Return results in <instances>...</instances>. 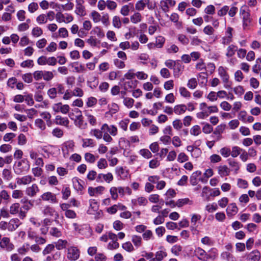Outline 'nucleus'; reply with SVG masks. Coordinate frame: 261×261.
<instances>
[{
    "instance_id": "nucleus-53",
    "label": "nucleus",
    "mask_w": 261,
    "mask_h": 261,
    "mask_svg": "<svg viewBox=\"0 0 261 261\" xmlns=\"http://www.w3.org/2000/svg\"><path fill=\"white\" fill-rule=\"evenodd\" d=\"M54 74L52 72L49 71H43V80L46 81H51L54 78Z\"/></svg>"
},
{
    "instance_id": "nucleus-63",
    "label": "nucleus",
    "mask_w": 261,
    "mask_h": 261,
    "mask_svg": "<svg viewBox=\"0 0 261 261\" xmlns=\"http://www.w3.org/2000/svg\"><path fill=\"white\" fill-rule=\"evenodd\" d=\"M204 13L207 15H213L215 13V8L214 6L210 5L204 9Z\"/></svg>"
},
{
    "instance_id": "nucleus-17",
    "label": "nucleus",
    "mask_w": 261,
    "mask_h": 261,
    "mask_svg": "<svg viewBox=\"0 0 261 261\" xmlns=\"http://www.w3.org/2000/svg\"><path fill=\"white\" fill-rule=\"evenodd\" d=\"M187 110V107L184 104L175 105L173 108L174 113L175 115H181L184 114Z\"/></svg>"
},
{
    "instance_id": "nucleus-55",
    "label": "nucleus",
    "mask_w": 261,
    "mask_h": 261,
    "mask_svg": "<svg viewBox=\"0 0 261 261\" xmlns=\"http://www.w3.org/2000/svg\"><path fill=\"white\" fill-rule=\"evenodd\" d=\"M197 86V81L195 78H191L188 81L187 86L190 89H195Z\"/></svg>"
},
{
    "instance_id": "nucleus-25",
    "label": "nucleus",
    "mask_w": 261,
    "mask_h": 261,
    "mask_svg": "<svg viewBox=\"0 0 261 261\" xmlns=\"http://www.w3.org/2000/svg\"><path fill=\"white\" fill-rule=\"evenodd\" d=\"M218 173L221 177L228 176L230 173L229 169L225 165L218 167Z\"/></svg>"
},
{
    "instance_id": "nucleus-61",
    "label": "nucleus",
    "mask_w": 261,
    "mask_h": 261,
    "mask_svg": "<svg viewBox=\"0 0 261 261\" xmlns=\"http://www.w3.org/2000/svg\"><path fill=\"white\" fill-rule=\"evenodd\" d=\"M180 95L184 97H190L191 96L190 92L185 87H181L179 89Z\"/></svg>"
},
{
    "instance_id": "nucleus-47",
    "label": "nucleus",
    "mask_w": 261,
    "mask_h": 261,
    "mask_svg": "<svg viewBox=\"0 0 261 261\" xmlns=\"http://www.w3.org/2000/svg\"><path fill=\"white\" fill-rule=\"evenodd\" d=\"M97 167L99 169H103L108 167V163L105 159L101 158L97 162Z\"/></svg>"
},
{
    "instance_id": "nucleus-23",
    "label": "nucleus",
    "mask_w": 261,
    "mask_h": 261,
    "mask_svg": "<svg viewBox=\"0 0 261 261\" xmlns=\"http://www.w3.org/2000/svg\"><path fill=\"white\" fill-rule=\"evenodd\" d=\"M238 207L235 203H231L226 209L227 214L228 216H231L236 214L238 212Z\"/></svg>"
},
{
    "instance_id": "nucleus-8",
    "label": "nucleus",
    "mask_w": 261,
    "mask_h": 261,
    "mask_svg": "<svg viewBox=\"0 0 261 261\" xmlns=\"http://www.w3.org/2000/svg\"><path fill=\"white\" fill-rule=\"evenodd\" d=\"M40 192V189L36 184L28 187L25 190V194L30 197H34Z\"/></svg>"
},
{
    "instance_id": "nucleus-20",
    "label": "nucleus",
    "mask_w": 261,
    "mask_h": 261,
    "mask_svg": "<svg viewBox=\"0 0 261 261\" xmlns=\"http://www.w3.org/2000/svg\"><path fill=\"white\" fill-rule=\"evenodd\" d=\"M243 19V27L244 30L249 29L251 24V19L250 18V14H245V16H242Z\"/></svg>"
},
{
    "instance_id": "nucleus-38",
    "label": "nucleus",
    "mask_w": 261,
    "mask_h": 261,
    "mask_svg": "<svg viewBox=\"0 0 261 261\" xmlns=\"http://www.w3.org/2000/svg\"><path fill=\"white\" fill-rule=\"evenodd\" d=\"M112 24L114 27L120 29L121 27L122 22L120 17L118 16H115L112 19Z\"/></svg>"
},
{
    "instance_id": "nucleus-3",
    "label": "nucleus",
    "mask_w": 261,
    "mask_h": 261,
    "mask_svg": "<svg viewBox=\"0 0 261 261\" xmlns=\"http://www.w3.org/2000/svg\"><path fill=\"white\" fill-rule=\"evenodd\" d=\"M30 168L29 162L27 159H23L15 162L13 166L14 171L17 175L27 172Z\"/></svg>"
},
{
    "instance_id": "nucleus-44",
    "label": "nucleus",
    "mask_w": 261,
    "mask_h": 261,
    "mask_svg": "<svg viewBox=\"0 0 261 261\" xmlns=\"http://www.w3.org/2000/svg\"><path fill=\"white\" fill-rule=\"evenodd\" d=\"M201 133L200 127L198 125L193 126L190 129V134L192 135L197 136Z\"/></svg>"
},
{
    "instance_id": "nucleus-35",
    "label": "nucleus",
    "mask_w": 261,
    "mask_h": 261,
    "mask_svg": "<svg viewBox=\"0 0 261 261\" xmlns=\"http://www.w3.org/2000/svg\"><path fill=\"white\" fill-rule=\"evenodd\" d=\"M35 125L37 127L41 130H44L46 128L45 122L43 121L42 119L40 118H38L35 120Z\"/></svg>"
},
{
    "instance_id": "nucleus-48",
    "label": "nucleus",
    "mask_w": 261,
    "mask_h": 261,
    "mask_svg": "<svg viewBox=\"0 0 261 261\" xmlns=\"http://www.w3.org/2000/svg\"><path fill=\"white\" fill-rule=\"evenodd\" d=\"M226 128V125L224 124H221L220 125H218L215 130L214 132V134L215 135H221L223 133Z\"/></svg>"
},
{
    "instance_id": "nucleus-36",
    "label": "nucleus",
    "mask_w": 261,
    "mask_h": 261,
    "mask_svg": "<svg viewBox=\"0 0 261 261\" xmlns=\"http://www.w3.org/2000/svg\"><path fill=\"white\" fill-rule=\"evenodd\" d=\"M243 149L238 146H233L232 147L231 151H230V155L233 158H236L241 154V152L243 151Z\"/></svg>"
},
{
    "instance_id": "nucleus-31",
    "label": "nucleus",
    "mask_w": 261,
    "mask_h": 261,
    "mask_svg": "<svg viewBox=\"0 0 261 261\" xmlns=\"http://www.w3.org/2000/svg\"><path fill=\"white\" fill-rule=\"evenodd\" d=\"M85 115L87 118V120L92 126H94L96 124V118L91 114H90L88 111L85 112Z\"/></svg>"
},
{
    "instance_id": "nucleus-59",
    "label": "nucleus",
    "mask_w": 261,
    "mask_h": 261,
    "mask_svg": "<svg viewBox=\"0 0 261 261\" xmlns=\"http://www.w3.org/2000/svg\"><path fill=\"white\" fill-rule=\"evenodd\" d=\"M47 93L50 98L54 99L57 97V90L56 88H50Z\"/></svg>"
},
{
    "instance_id": "nucleus-6",
    "label": "nucleus",
    "mask_w": 261,
    "mask_h": 261,
    "mask_svg": "<svg viewBox=\"0 0 261 261\" xmlns=\"http://www.w3.org/2000/svg\"><path fill=\"white\" fill-rule=\"evenodd\" d=\"M80 250L76 247H70L67 250V258L70 260H76L80 257Z\"/></svg>"
},
{
    "instance_id": "nucleus-4",
    "label": "nucleus",
    "mask_w": 261,
    "mask_h": 261,
    "mask_svg": "<svg viewBox=\"0 0 261 261\" xmlns=\"http://www.w3.org/2000/svg\"><path fill=\"white\" fill-rule=\"evenodd\" d=\"M0 247L8 252L13 251L15 246L14 245L10 242L9 238L4 237L0 241Z\"/></svg>"
},
{
    "instance_id": "nucleus-33",
    "label": "nucleus",
    "mask_w": 261,
    "mask_h": 261,
    "mask_svg": "<svg viewBox=\"0 0 261 261\" xmlns=\"http://www.w3.org/2000/svg\"><path fill=\"white\" fill-rule=\"evenodd\" d=\"M2 176L4 180L9 181L12 178V175L10 170L4 169L2 172Z\"/></svg>"
},
{
    "instance_id": "nucleus-5",
    "label": "nucleus",
    "mask_w": 261,
    "mask_h": 261,
    "mask_svg": "<svg viewBox=\"0 0 261 261\" xmlns=\"http://www.w3.org/2000/svg\"><path fill=\"white\" fill-rule=\"evenodd\" d=\"M52 109L55 113L61 112L62 114H67L70 110L69 106L68 105H63L62 102L54 103L52 106Z\"/></svg>"
},
{
    "instance_id": "nucleus-54",
    "label": "nucleus",
    "mask_w": 261,
    "mask_h": 261,
    "mask_svg": "<svg viewBox=\"0 0 261 261\" xmlns=\"http://www.w3.org/2000/svg\"><path fill=\"white\" fill-rule=\"evenodd\" d=\"M87 42L91 46H96L98 44L100 43V41L97 40L96 38L93 36H91L87 40Z\"/></svg>"
},
{
    "instance_id": "nucleus-10",
    "label": "nucleus",
    "mask_w": 261,
    "mask_h": 261,
    "mask_svg": "<svg viewBox=\"0 0 261 261\" xmlns=\"http://www.w3.org/2000/svg\"><path fill=\"white\" fill-rule=\"evenodd\" d=\"M101 129L103 132H106L113 137L116 136L118 134V129L114 125H109L107 123H104L102 125Z\"/></svg>"
},
{
    "instance_id": "nucleus-43",
    "label": "nucleus",
    "mask_w": 261,
    "mask_h": 261,
    "mask_svg": "<svg viewBox=\"0 0 261 261\" xmlns=\"http://www.w3.org/2000/svg\"><path fill=\"white\" fill-rule=\"evenodd\" d=\"M67 241L59 240L56 243L55 246L58 250H61L66 247Z\"/></svg>"
},
{
    "instance_id": "nucleus-49",
    "label": "nucleus",
    "mask_w": 261,
    "mask_h": 261,
    "mask_svg": "<svg viewBox=\"0 0 261 261\" xmlns=\"http://www.w3.org/2000/svg\"><path fill=\"white\" fill-rule=\"evenodd\" d=\"M40 115L43 119H44L46 121V123L48 125L49 123H50V119L51 116L49 112H43L40 113Z\"/></svg>"
},
{
    "instance_id": "nucleus-27",
    "label": "nucleus",
    "mask_w": 261,
    "mask_h": 261,
    "mask_svg": "<svg viewBox=\"0 0 261 261\" xmlns=\"http://www.w3.org/2000/svg\"><path fill=\"white\" fill-rule=\"evenodd\" d=\"M103 131L98 129H92L90 132V135L91 136L95 137L97 139H100L103 135Z\"/></svg>"
},
{
    "instance_id": "nucleus-42",
    "label": "nucleus",
    "mask_w": 261,
    "mask_h": 261,
    "mask_svg": "<svg viewBox=\"0 0 261 261\" xmlns=\"http://www.w3.org/2000/svg\"><path fill=\"white\" fill-rule=\"evenodd\" d=\"M110 193L111 198L113 200H117L118 198L117 187H112L110 189Z\"/></svg>"
},
{
    "instance_id": "nucleus-39",
    "label": "nucleus",
    "mask_w": 261,
    "mask_h": 261,
    "mask_svg": "<svg viewBox=\"0 0 261 261\" xmlns=\"http://www.w3.org/2000/svg\"><path fill=\"white\" fill-rule=\"evenodd\" d=\"M134 100L130 97H125L123 99L124 105L128 109L132 108L134 103Z\"/></svg>"
},
{
    "instance_id": "nucleus-9",
    "label": "nucleus",
    "mask_w": 261,
    "mask_h": 261,
    "mask_svg": "<svg viewBox=\"0 0 261 261\" xmlns=\"http://www.w3.org/2000/svg\"><path fill=\"white\" fill-rule=\"evenodd\" d=\"M56 18L57 21L59 23H69L71 22L73 19V17L70 14H66L65 15H64L62 14L61 12H58L56 14Z\"/></svg>"
},
{
    "instance_id": "nucleus-51",
    "label": "nucleus",
    "mask_w": 261,
    "mask_h": 261,
    "mask_svg": "<svg viewBox=\"0 0 261 261\" xmlns=\"http://www.w3.org/2000/svg\"><path fill=\"white\" fill-rule=\"evenodd\" d=\"M42 34H43L42 30L38 27L34 28L32 31V34L35 37H39Z\"/></svg>"
},
{
    "instance_id": "nucleus-50",
    "label": "nucleus",
    "mask_w": 261,
    "mask_h": 261,
    "mask_svg": "<svg viewBox=\"0 0 261 261\" xmlns=\"http://www.w3.org/2000/svg\"><path fill=\"white\" fill-rule=\"evenodd\" d=\"M203 32L205 34L208 36H211L214 34L215 30L212 26L208 25L204 28Z\"/></svg>"
},
{
    "instance_id": "nucleus-46",
    "label": "nucleus",
    "mask_w": 261,
    "mask_h": 261,
    "mask_svg": "<svg viewBox=\"0 0 261 261\" xmlns=\"http://www.w3.org/2000/svg\"><path fill=\"white\" fill-rule=\"evenodd\" d=\"M201 242L203 245L208 246H213L214 244V242L212 239L207 236H205L202 238Z\"/></svg>"
},
{
    "instance_id": "nucleus-29",
    "label": "nucleus",
    "mask_w": 261,
    "mask_h": 261,
    "mask_svg": "<svg viewBox=\"0 0 261 261\" xmlns=\"http://www.w3.org/2000/svg\"><path fill=\"white\" fill-rule=\"evenodd\" d=\"M90 16L95 23L99 22L101 19V15L96 11H92L90 15Z\"/></svg>"
},
{
    "instance_id": "nucleus-60",
    "label": "nucleus",
    "mask_w": 261,
    "mask_h": 261,
    "mask_svg": "<svg viewBox=\"0 0 261 261\" xmlns=\"http://www.w3.org/2000/svg\"><path fill=\"white\" fill-rule=\"evenodd\" d=\"M29 246V244L23 245L21 247L18 248L17 252L21 255L25 254L29 250L28 247Z\"/></svg>"
},
{
    "instance_id": "nucleus-30",
    "label": "nucleus",
    "mask_w": 261,
    "mask_h": 261,
    "mask_svg": "<svg viewBox=\"0 0 261 261\" xmlns=\"http://www.w3.org/2000/svg\"><path fill=\"white\" fill-rule=\"evenodd\" d=\"M72 67L74 68L75 71L78 73H82L85 71L84 66L78 62H74L72 63Z\"/></svg>"
},
{
    "instance_id": "nucleus-58",
    "label": "nucleus",
    "mask_w": 261,
    "mask_h": 261,
    "mask_svg": "<svg viewBox=\"0 0 261 261\" xmlns=\"http://www.w3.org/2000/svg\"><path fill=\"white\" fill-rule=\"evenodd\" d=\"M83 142L82 146L83 147H92L94 145V140L92 139H83Z\"/></svg>"
},
{
    "instance_id": "nucleus-62",
    "label": "nucleus",
    "mask_w": 261,
    "mask_h": 261,
    "mask_svg": "<svg viewBox=\"0 0 261 261\" xmlns=\"http://www.w3.org/2000/svg\"><path fill=\"white\" fill-rule=\"evenodd\" d=\"M229 10V7L227 6H224L217 12V15L219 16L222 17L225 16Z\"/></svg>"
},
{
    "instance_id": "nucleus-28",
    "label": "nucleus",
    "mask_w": 261,
    "mask_h": 261,
    "mask_svg": "<svg viewBox=\"0 0 261 261\" xmlns=\"http://www.w3.org/2000/svg\"><path fill=\"white\" fill-rule=\"evenodd\" d=\"M20 210V204L19 203H14L10 207V213L12 215H15L19 213Z\"/></svg>"
},
{
    "instance_id": "nucleus-1",
    "label": "nucleus",
    "mask_w": 261,
    "mask_h": 261,
    "mask_svg": "<svg viewBox=\"0 0 261 261\" xmlns=\"http://www.w3.org/2000/svg\"><path fill=\"white\" fill-rule=\"evenodd\" d=\"M69 118L74 121V124L81 129H85L87 123L84 122L82 111L77 108H74L68 114Z\"/></svg>"
},
{
    "instance_id": "nucleus-2",
    "label": "nucleus",
    "mask_w": 261,
    "mask_h": 261,
    "mask_svg": "<svg viewBox=\"0 0 261 261\" xmlns=\"http://www.w3.org/2000/svg\"><path fill=\"white\" fill-rule=\"evenodd\" d=\"M195 255L201 260H206L207 259H214L217 255L216 250L215 249H211L207 252L200 247H197L194 251Z\"/></svg>"
},
{
    "instance_id": "nucleus-40",
    "label": "nucleus",
    "mask_w": 261,
    "mask_h": 261,
    "mask_svg": "<svg viewBox=\"0 0 261 261\" xmlns=\"http://www.w3.org/2000/svg\"><path fill=\"white\" fill-rule=\"evenodd\" d=\"M237 48L233 45H229L227 48V52L226 55L228 57H232L237 50Z\"/></svg>"
},
{
    "instance_id": "nucleus-26",
    "label": "nucleus",
    "mask_w": 261,
    "mask_h": 261,
    "mask_svg": "<svg viewBox=\"0 0 261 261\" xmlns=\"http://www.w3.org/2000/svg\"><path fill=\"white\" fill-rule=\"evenodd\" d=\"M211 190L212 189L207 186L204 187L202 190L201 196L207 201L210 200V194H209V193Z\"/></svg>"
},
{
    "instance_id": "nucleus-52",
    "label": "nucleus",
    "mask_w": 261,
    "mask_h": 261,
    "mask_svg": "<svg viewBox=\"0 0 261 261\" xmlns=\"http://www.w3.org/2000/svg\"><path fill=\"white\" fill-rule=\"evenodd\" d=\"M36 21L38 22V23L41 24H44L47 22V17L46 15L44 14H42L39 15L37 18H36Z\"/></svg>"
},
{
    "instance_id": "nucleus-14",
    "label": "nucleus",
    "mask_w": 261,
    "mask_h": 261,
    "mask_svg": "<svg viewBox=\"0 0 261 261\" xmlns=\"http://www.w3.org/2000/svg\"><path fill=\"white\" fill-rule=\"evenodd\" d=\"M35 180L31 175H27L17 178V184L19 185H27Z\"/></svg>"
},
{
    "instance_id": "nucleus-37",
    "label": "nucleus",
    "mask_w": 261,
    "mask_h": 261,
    "mask_svg": "<svg viewBox=\"0 0 261 261\" xmlns=\"http://www.w3.org/2000/svg\"><path fill=\"white\" fill-rule=\"evenodd\" d=\"M55 7H57L58 8H61L64 10H71L73 9L74 4L70 2L65 5H59L57 4H55Z\"/></svg>"
},
{
    "instance_id": "nucleus-11",
    "label": "nucleus",
    "mask_w": 261,
    "mask_h": 261,
    "mask_svg": "<svg viewBox=\"0 0 261 261\" xmlns=\"http://www.w3.org/2000/svg\"><path fill=\"white\" fill-rule=\"evenodd\" d=\"M218 72L223 82L225 83L224 87L226 88L230 87V85L228 84L229 75L225 69L223 67L220 66L218 68Z\"/></svg>"
},
{
    "instance_id": "nucleus-34",
    "label": "nucleus",
    "mask_w": 261,
    "mask_h": 261,
    "mask_svg": "<svg viewBox=\"0 0 261 261\" xmlns=\"http://www.w3.org/2000/svg\"><path fill=\"white\" fill-rule=\"evenodd\" d=\"M75 12L80 16H85L86 13L85 6L81 5L76 6Z\"/></svg>"
},
{
    "instance_id": "nucleus-41",
    "label": "nucleus",
    "mask_w": 261,
    "mask_h": 261,
    "mask_svg": "<svg viewBox=\"0 0 261 261\" xmlns=\"http://www.w3.org/2000/svg\"><path fill=\"white\" fill-rule=\"evenodd\" d=\"M97 157L95 156L93 154L91 153H86L85 154V160L90 163H93L96 161Z\"/></svg>"
},
{
    "instance_id": "nucleus-64",
    "label": "nucleus",
    "mask_w": 261,
    "mask_h": 261,
    "mask_svg": "<svg viewBox=\"0 0 261 261\" xmlns=\"http://www.w3.org/2000/svg\"><path fill=\"white\" fill-rule=\"evenodd\" d=\"M33 77L36 81H39L43 78V71L37 70L33 73Z\"/></svg>"
},
{
    "instance_id": "nucleus-57",
    "label": "nucleus",
    "mask_w": 261,
    "mask_h": 261,
    "mask_svg": "<svg viewBox=\"0 0 261 261\" xmlns=\"http://www.w3.org/2000/svg\"><path fill=\"white\" fill-rule=\"evenodd\" d=\"M165 39L162 36H158L156 38L155 45L156 47L158 48H161L163 46L165 43Z\"/></svg>"
},
{
    "instance_id": "nucleus-24",
    "label": "nucleus",
    "mask_w": 261,
    "mask_h": 261,
    "mask_svg": "<svg viewBox=\"0 0 261 261\" xmlns=\"http://www.w3.org/2000/svg\"><path fill=\"white\" fill-rule=\"evenodd\" d=\"M221 257L225 261H236V258L233 255L228 251L223 252L221 254Z\"/></svg>"
},
{
    "instance_id": "nucleus-45",
    "label": "nucleus",
    "mask_w": 261,
    "mask_h": 261,
    "mask_svg": "<svg viewBox=\"0 0 261 261\" xmlns=\"http://www.w3.org/2000/svg\"><path fill=\"white\" fill-rule=\"evenodd\" d=\"M33 75L31 73H27L22 75V79L27 83H31L33 82Z\"/></svg>"
},
{
    "instance_id": "nucleus-12",
    "label": "nucleus",
    "mask_w": 261,
    "mask_h": 261,
    "mask_svg": "<svg viewBox=\"0 0 261 261\" xmlns=\"http://www.w3.org/2000/svg\"><path fill=\"white\" fill-rule=\"evenodd\" d=\"M147 6L149 9H152V6L149 4V0H140L135 5V8L138 11H142Z\"/></svg>"
},
{
    "instance_id": "nucleus-22",
    "label": "nucleus",
    "mask_w": 261,
    "mask_h": 261,
    "mask_svg": "<svg viewBox=\"0 0 261 261\" xmlns=\"http://www.w3.org/2000/svg\"><path fill=\"white\" fill-rule=\"evenodd\" d=\"M134 9V5L132 3L123 6L120 10V13L124 16L129 15L130 10Z\"/></svg>"
},
{
    "instance_id": "nucleus-15",
    "label": "nucleus",
    "mask_w": 261,
    "mask_h": 261,
    "mask_svg": "<svg viewBox=\"0 0 261 261\" xmlns=\"http://www.w3.org/2000/svg\"><path fill=\"white\" fill-rule=\"evenodd\" d=\"M260 258V253L257 250H254L247 255L248 261H258Z\"/></svg>"
},
{
    "instance_id": "nucleus-16",
    "label": "nucleus",
    "mask_w": 261,
    "mask_h": 261,
    "mask_svg": "<svg viewBox=\"0 0 261 261\" xmlns=\"http://www.w3.org/2000/svg\"><path fill=\"white\" fill-rule=\"evenodd\" d=\"M55 122L56 124L68 127L69 120L67 117H63L60 115H57L55 117Z\"/></svg>"
},
{
    "instance_id": "nucleus-56",
    "label": "nucleus",
    "mask_w": 261,
    "mask_h": 261,
    "mask_svg": "<svg viewBox=\"0 0 261 261\" xmlns=\"http://www.w3.org/2000/svg\"><path fill=\"white\" fill-rule=\"evenodd\" d=\"M178 40L182 44L186 45L189 43V40L188 38L185 35L179 34L178 35Z\"/></svg>"
},
{
    "instance_id": "nucleus-18",
    "label": "nucleus",
    "mask_w": 261,
    "mask_h": 261,
    "mask_svg": "<svg viewBox=\"0 0 261 261\" xmlns=\"http://www.w3.org/2000/svg\"><path fill=\"white\" fill-rule=\"evenodd\" d=\"M90 207L87 211L88 213L90 215H94L95 213L98 210V204L97 201L94 199L89 200Z\"/></svg>"
},
{
    "instance_id": "nucleus-19",
    "label": "nucleus",
    "mask_w": 261,
    "mask_h": 261,
    "mask_svg": "<svg viewBox=\"0 0 261 261\" xmlns=\"http://www.w3.org/2000/svg\"><path fill=\"white\" fill-rule=\"evenodd\" d=\"M132 202L134 205L145 206L148 203V200L145 197H139L133 199Z\"/></svg>"
},
{
    "instance_id": "nucleus-21",
    "label": "nucleus",
    "mask_w": 261,
    "mask_h": 261,
    "mask_svg": "<svg viewBox=\"0 0 261 261\" xmlns=\"http://www.w3.org/2000/svg\"><path fill=\"white\" fill-rule=\"evenodd\" d=\"M200 171L194 172L190 178V182L192 186H195L198 183V178L201 175Z\"/></svg>"
},
{
    "instance_id": "nucleus-13",
    "label": "nucleus",
    "mask_w": 261,
    "mask_h": 261,
    "mask_svg": "<svg viewBox=\"0 0 261 261\" xmlns=\"http://www.w3.org/2000/svg\"><path fill=\"white\" fill-rule=\"evenodd\" d=\"M41 198L43 201H50V202L53 203L57 202L56 195L50 192H46L44 193L41 196Z\"/></svg>"
},
{
    "instance_id": "nucleus-7",
    "label": "nucleus",
    "mask_w": 261,
    "mask_h": 261,
    "mask_svg": "<svg viewBox=\"0 0 261 261\" xmlns=\"http://www.w3.org/2000/svg\"><path fill=\"white\" fill-rule=\"evenodd\" d=\"M109 238L111 241L108 245V249L109 250H113L118 248L119 244L117 242V236L113 232H109Z\"/></svg>"
},
{
    "instance_id": "nucleus-32",
    "label": "nucleus",
    "mask_w": 261,
    "mask_h": 261,
    "mask_svg": "<svg viewBox=\"0 0 261 261\" xmlns=\"http://www.w3.org/2000/svg\"><path fill=\"white\" fill-rule=\"evenodd\" d=\"M142 20V16L140 13L135 12L130 16V21L133 23H137L140 22Z\"/></svg>"
}]
</instances>
